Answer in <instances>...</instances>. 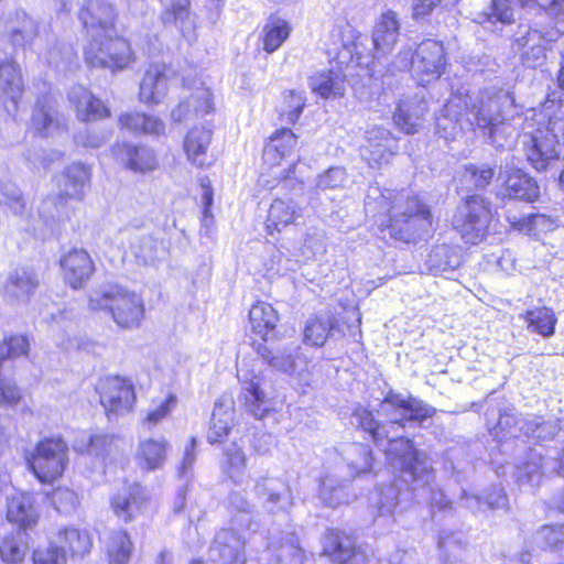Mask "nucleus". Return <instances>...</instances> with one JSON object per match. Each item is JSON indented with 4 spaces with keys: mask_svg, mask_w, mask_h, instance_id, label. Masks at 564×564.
I'll return each instance as SVG.
<instances>
[{
    "mask_svg": "<svg viewBox=\"0 0 564 564\" xmlns=\"http://www.w3.org/2000/svg\"><path fill=\"white\" fill-rule=\"evenodd\" d=\"M231 426L228 421L217 419L216 414H213L208 441L212 444L223 442L230 433Z\"/></svg>",
    "mask_w": 564,
    "mask_h": 564,
    "instance_id": "nucleus-54",
    "label": "nucleus"
},
{
    "mask_svg": "<svg viewBox=\"0 0 564 564\" xmlns=\"http://www.w3.org/2000/svg\"><path fill=\"white\" fill-rule=\"evenodd\" d=\"M302 216V208L292 198L276 197L269 205L264 219L268 235L280 234L288 226L294 225Z\"/></svg>",
    "mask_w": 564,
    "mask_h": 564,
    "instance_id": "nucleus-25",
    "label": "nucleus"
},
{
    "mask_svg": "<svg viewBox=\"0 0 564 564\" xmlns=\"http://www.w3.org/2000/svg\"><path fill=\"white\" fill-rule=\"evenodd\" d=\"M522 9L546 13L555 25L564 24V0H517Z\"/></svg>",
    "mask_w": 564,
    "mask_h": 564,
    "instance_id": "nucleus-43",
    "label": "nucleus"
},
{
    "mask_svg": "<svg viewBox=\"0 0 564 564\" xmlns=\"http://www.w3.org/2000/svg\"><path fill=\"white\" fill-rule=\"evenodd\" d=\"M155 564H171L169 553L166 551H161L156 556Z\"/></svg>",
    "mask_w": 564,
    "mask_h": 564,
    "instance_id": "nucleus-64",
    "label": "nucleus"
},
{
    "mask_svg": "<svg viewBox=\"0 0 564 564\" xmlns=\"http://www.w3.org/2000/svg\"><path fill=\"white\" fill-rule=\"evenodd\" d=\"M343 80L332 70L318 73L312 84L314 94L322 98L341 97L344 95Z\"/></svg>",
    "mask_w": 564,
    "mask_h": 564,
    "instance_id": "nucleus-41",
    "label": "nucleus"
},
{
    "mask_svg": "<svg viewBox=\"0 0 564 564\" xmlns=\"http://www.w3.org/2000/svg\"><path fill=\"white\" fill-rule=\"evenodd\" d=\"M299 137L290 128H279L265 141L259 182L269 189L293 178L297 161L289 159L297 149Z\"/></svg>",
    "mask_w": 564,
    "mask_h": 564,
    "instance_id": "nucleus-3",
    "label": "nucleus"
},
{
    "mask_svg": "<svg viewBox=\"0 0 564 564\" xmlns=\"http://www.w3.org/2000/svg\"><path fill=\"white\" fill-rule=\"evenodd\" d=\"M107 444V437L101 434H89L80 447L82 452L98 454Z\"/></svg>",
    "mask_w": 564,
    "mask_h": 564,
    "instance_id": "nucleus-58",
    "label": "nucleus"
},
{
    "mask_svg": "<svg viewBox=\"0 0 564 564\" xmlns=\"http://www.w3.org/2000/svg\"><path fill=\"white\" fill-rule=\"evenodd\" d=\"M147 488L139 481L126 482L109 499L113 516L123 523L133 522L149 502Z\"/></svg>",
    "mask_w": 564,
    "mask_h": 564,
    "instance_id": "nucleus-14",
    "label": "nucleus"
},
{
    "mask_svg": "<svg viewBox=\"0 0 564 564\" xmlns=\"http://www.w3.org/2000/svg\"><path fill=\"white\" fill-rule=\"evenodd\" d=\"M0 93L12 101L14 106H18L25 93L23 75L15 77L14 82H9L6 85L0 86Z\"/></svg>",
    "mask_w": 564,
    "mask_h": 564,
    "instance_id": "nucleus-53",
    "label": "nucleus"
},
{
    "mask_svg": "<svg viewBox=\"0 0 564 564\" xmlns=\"http://www.w3.org/2000/svg\"><path fill=\"white\" fill-rule=\"evenodd\" d=\"M175 76L176 73L170 64H150L140 82V99L147 104L158 102L161 94L166 89L167 83Z\"/></svg>",
    "mask_w": 564,
    "mask_h": 564,
    "instance_id": "nucleus-23",
    "label": "nucleus"
},
{
    "mask_svg": "<svg viewBox=\"0 0 564 564\" xmlns=\"http://www.w3.org/2000/svg\"><path fill=\"white\" fill-rule=\"evenodd\" d=\"M32 564H66V556L62 547L51 544L46 547H36L31 554Z\"/></svg>",
    "mask_w": 564,
    "mask_h": 564,
    "instance_id": "nucleus-49",
    "label": "nucleus"
},
{
    "mask_svg": "<svg viewBox=\"0 0 564 564\" xmlns=\"http://www.w3.org/2000/svg\"><path fill=\"white\" fill-rule=\"evenodd\" d=\"M492 220L490 204L478 195H468L457 207L452 226L466 243L476 246L489 236Z\"/></svg>",
    "mask_w": 564,
    "mask_h": 564,
    "instance_id": "nucleus-6",
    "label": "nucleus"
},
{
    "mask_svg": "<svg viewBox=\"0 0 564 564\" xmlns=\"http://www.w3.org/2000/svg\"><path fill=\"white\" fill-rule=\"evenodd\" d=\"M45 496L58 512H66L78 506L76 491L68 487H55L46 492Z\"/></svg>",
    "mask_w": 564,
    "mask_h": 564,
    "instance_id": "nucleus-45",
    "label": "nucleus"
},
{
    "mask_svg": "<svg viewBox=\"0 0 564 564\" xmlns=\"http://www.w3.org/2000/svg\"><path fill=\"white\" fill-rule=\"evenodd\" d=\"M305 97L301 91L288 89L282 93V109L279 112V118L290 124H295L304 108Z\"/></svg>",
    "mask_w": 564,
    "mask_h": 564,
    "instance_id": "nucleus-40",
    "label": "nucleus"
},
{
    "mask_svg": "<svg viewBox=\"0 0 564 564\" xmlns=\"http://www.w3.org/2000/svg\"><path fill=\"white\" fill-rule=\"evenodd\" d=\"M31 124L40 137H47L53 129L61 128L59 122L52 115L51 107L45 104V99L36 101Z\"/></svg>",
    "mask_w": 564,
    "mask_h": 564,
    "instance_id": "nucleus-42",
    "label": "nucleus"
},
{
    "mask_svg": "<svg viewBox=\"0 0 564 564\" xmlns=\"http://www.w3.org/2000/svg\"><path fill=\"white\" fill-rule=\"evenodd\" d=\"M195 119L204 118L216 111L214 96L209 88L200 87L188 99L181 101L172 111V118L181 122L189 111Z\"/></svg>",
    "mask_w": 564,
    "mask_h": 564,
    "instance_id": "nucleus-30",
    "label": "nucleus"
},
{
    "mask_svg": "<svg viewBox=\"0 0 564 564\" xmlns=\"http://www.w3.org/2000/svg\"><path fill=\"white\" fill-rule=\"evenodd\" d=\"M111 159L123 170L147 174L159 167L156 152L143 144L131 141H116L109 149Z\"/></svg>",
    "mask_w": 564,
    "mask_h": 564,
    "instance_id": "nucleus-10",
    "label": "nucleus"
},
{
    "mask_svg": "<svg viewBox=\"0 0 564 564\" xmlns=\"http://www.w3.org/2000/svg\"><path fill=\"white\" fill-rule=\"evenodd\" d=\"M83 54L88 67L107 68L112 73L122 72L137 61L131 40L117 32H106L93 37Z\"/></svg>",
    "mask_w": 564,
    "mask_h": 564,
    "instance_id": "nucleus-5",
    "label": "nucleus"
},
{
    "mask_svg": "<svg viewBox=\"0 0 564 564\" xmlns=\"http://www.w3.org/2000/svg\"><path fill=\"white\" fill-rule=\"evenodd\" d=\"M391 132L377 129L375 134L367 138L366 144L360 148V156L370 169H381L397 155V147L391 145Z\"/></svg>",
    "mask_w": 564,
    "mask_h": 564,
    "instance_id": "nucleus-24",
    "label": "nucleus"
},
{
    "mask_svg": "<svg viewBox=\"0 0 564 564\" xmlns=\"http://www.w3.org/2000/svg\"><path fill=\"white\" fill-rule=\"evenodd\" d=\"M401 23L398 13L388 9L381 12L372 28V50L376 54L390 53L399 41Z\"/></svg>",
    "mask_w": 564,
    "mask_h": 564,
    "instance_id": "nucleus-22",
    "label": "nucleus"
},
{
    "mask_svg": "<svg viewBox=\"0 0 564 564\" xmlns=\"http://www.w3.org/2000/svg\"><path fill=\"white\" fill-rule=\"evenodd\" d=\"M177 404V398L174 393H169L159 404L153 402V408L150 409L142 419V424L148 427L156 426L160 422L167 419Z\"/></svg>",
    "mask_w": 564,
    "mask_h": 564,
    "instance_id": "nucleus-44",
    "label": "nucleus"
},
{
    "mask_svg": "<svg viewBox=\"0 0 564 564\" xmlns=\"http://www.w3.org/2000/svg\"><path fill=\"white\" fill-rule=\"evenodd\" d=\"M340 330L339 319L335 315L324 317L319 314L311 316L303 328V343L311 347H323L334 332Z\"/></svg>",
    "mask_w": 564,
    "mask_h": 564,
    "instance_id": "nucleus-29",
    "label": "nucleus"
},
{
    "mask_svg": "<svg viewBox=\"0 0 564 564\" xmlns=\"http://www.w3.org/2000/svg\"><path fill=\"white\" fill-rule=\"evenodd\" d=\"M225 455L226 459L223 470L228 477L234 478L245 469L247 457L240 447L229 448Z\"/></svg>",
    "mask_w": 564,
    "mask_h": 564,
    "instance_id": "nucleus-50",
    "label": "nucleus"
},
{
    "mask_svg": "<svg viewBox=\"0 0 564 564\" xmlns=\"http://www.w3.org/2000/svg\"><path fill=\"white\" fill-rule=\"evenodd\" d=\"M501 196L508 199L534 203L540 197V186L529 174L518 167L505 171L500 184Z\"/></svg>",
    "mask_w": 564,
    "mask_h": 564,
    "instance_id": "nucleus-20",
    "label": "nucleus"
},
{
    "mask_svg": "<svg viewBox=\"0 0 564 564\" xmlns=\"http://www.w3.org/2000/svg\"><path fill=\"white\" fill-rule=\"evenodd\" d=\"M77 17L86 31H116L118 11L109 0H84Z\"/></svg>",
    "mask_w": 564,
    "mask_h": 564,
    "instance_id": "nucleus-17",
    "label": "nucleus"
},
{
    "mask_svg": "<svg viewBox=\"0 0 564 564\" xmlns=\"http://www.w3.org/2000/svg\"><path fill=\"white\" fill-rule=\"evenodd\" d=\"M62 538L63 547L62 550L67 552L73 558H83L90 554L94 542L91 534L86 529L79 528H65L59 532Z\"/></svg>",
    "mask_w": 564,
    "mask_h": 564,
    "instance_id": "nucleus-35",
    "label": "nucleus"
},
{
    "mask_svg": "<svg viewBox=\"0 0 564 564\" xmlns=\"http://www.w3.org/2000/svg\"><path fill=\"white\" fill-rule=\"evenodd\" d=\"M21 75V67L15 61H0V86H3L9 82H14L15 77H20Z\"/></svg>",
    "mask_w": 564,
    "mask_h": 564,
    "instance_id": "nucleus-56",
    "label": "nucleus"
},
{
    "mask_svg": "<svg viewBox=\"0 0 564 564\" xmlns=\"http://www.w3.org/2000/svg\"><path fill=\"white\" fill-rule=\"evenodd\" d=\"M378 204L387 215L378 229L388 232L395 243L416 245L433 231L432 208L421 195L386 189L378 197Z\"/></svg>",
    "mask_w": 564,
    "mask_h": 564,
    "instance_id": "nucleus-1",
    "label": "nucleus"
},
{
    "mask_svg": "<svg viewBox=\"0 0 564 564\" xmlns=\"http://www.w3.org/2000/svg\"><path fill=\"white\" fill-rule=\"evenodd\" d=\"M490 10L491 15L495 17L497 21L503 24L513 23L514 18L512 9L505 0H492Z\"/></svg>",
    "mask_w": 564,
    "mask_h": 564,
    "instance_id": "nucleus-55",
    "label": "nucleus"
},
{
    "mask_svg": "<svg viewBox=\"0 0 564 564\" xmlns=\"http://www.w3.org/2000/svg\"><path fill=\"white\" fill-rule=\"evenodd\" d=\"M29 545L17 533L10 532L0 540V561L3 564H22Z\"/></svg>",
    "mask_w": 564,
    "mask_h": 564,
    "instance_id": "nucleus-37",
    "label": "nucleus"
},
{
    "mask_svg": "<svg viewBox=\"0 0 564 564\" xmlns=\"http://www.w3.org/2000/svg\"><path fill=\"white\" fill-rule=\"evenodd\" d=\"M68 445L61 435L40 438L32 451L25 454L28 470L42 485H54L63 478L68 464Z\"/></svg>",
    "mask_w": 564,
    "mask_h": 564,
    "instance_id": "nucleus-4",
    "label": "nucleus"
},
{
    "mask_svg": "<svg viewBox=\"0 0 564 564\" xmlns=\"http://www.w3.org/2000/svg\"><path fill=\"white\" fill-rule=\"evenodd\" d=\"M354 416L357 420L358 429L368 434L373 443L379 444L387 438V433L383 431L384 426L372 410L359 406L355 409Z\"/></svg>",
    "mask_w": 564,
    "mask_h": 564,
    "instance_id": "nucleus-38",
    "label": "nucleus"
},
{
    "mask_svg": "<svg viewBox=\"0 0 564 564\" xmlns=\"http://www.w3.org/2000/svg\"><path fill=\"white\" fill-rule=\"evenodd\" d=\"M30 349V338L26 334L12 333L4 335L0 340V369L7 361L28 358Z\"/></svg>",
    "mask_w": 564,
    "mask_h": 564,
    "instance_id": "nucleus-36",
    "label": "nucleus"
},
{
    "mask_svg": "<svg viewBox=\"0 0 564 564\" xmlns=\"http://www.w3.org/2000/svg\"><path fill=\"white\" fill-rule=\"evenodd\" d=\"M247 556L243 546L231 549L229 551V558L224 564H246Z\"/></svg>",
    "mask_w": 564,
    "mask_h": 564,
    "instance_id": "nucleus-61",
    "label": "nucleus"
},
{
    "mask_svg": "<svg viewBox=\"0 0 564 564\" xmlns=\"http://www.w3.org/2000/svg\"><path fill=\"white\" fill-rule=\"evenodd\" d=\"M542 217L540 214H530L510 221V227L518 231H532L535 228V219Z\"/></svg>",
    "mask_w": 564,
    "mask_h": 564,
    "instance_id": "nucleus-59",
    "label": "nucleus"
},
{
    "mask_svg": "<svg viewBox=\"0 0 564 564\" xmlns=\"http://www.w3.org/2000/svg\"><path fill=\"white\" fill-rule=\"evenodd\" d=\"M444 0H413L412 19L415 21L430 18L433 12L442 7Z\"/></svg>",
    "mask_w": 564,
    "mask_h": 564,
    "instance_id": "nucleus-52",
    "label": "nucleus"
},
{
    "mask_svg": "<svg viewBox=\"0 0 564 564\" xmlns=\"http://www.w3.org/2000/svg\"><path fill=\"white\" fill-rule=\"evenodd\" d=\"M215 124L212 120L193 124L182 140V151L186 161L197 170H207L216 162L212 150Z\"/></svg>",
    "mask_w": 564,
    "mask_h": 564,
    "instance_id": "nucleus-9",
    "label": "nucleus"
},
{
    "mask_svg": "<svg viewBox=\"0 0 564 564\" xmlns=\"http://www.w3.org/2000/svg\"><path fill=\"white\" fill-rule=\"evenodd\" d=\"M390 443H399L403 448L409 449V457L402 458V470L411 476L412 481L431 479L434 476L433 467L426 463L425 457L414 447L413 440L406 436H397Z\"/></svg>",
    "mask_w": 564,
    "mask_h": 564,
    "instance_id": "nucleus-33",
    "label": "nucleus"
},
{
    "mask_svg": "<svg viewBox=\"0 0 564 564\" xmlns=\"http://www.w3.org/2000/svg\"><path fill=\"white\" fill-rule=\"evenodd\" d=\"M6 519L19 532L33 530L40 521L39 505L35 495L20 491L12 495L7 501Z\"/></svg>",
    "mask_w": 564,
    "mask_h": 564,
    "instance_id": "nucleus-18",
    "label": "nucleus"
},
{
    "mask_svg": "<svg viewBox=\"0 0 564 564\" xmlns=\"http://www.w3.org/2000/svg\"><path fill=\"white\" fill-rule=\"evenodd\" d=\"M464 173L476 189L487 188L496 176V170L489 165L466 164Z\"/></svg>",
    "mask_w": 564,
    "mask_h": 564,
    "instance_id": "nucleus-46",
    "label": "nucleus"
},
{
    "mask_svg": "<svg viewBox=\"0 0 564 564\" xmlns=\"http://www.w3.org/2000/svg\"><path fill=\"white\" fill-rule=\"evenodd\" d=\"M280 317L276 310L268 302L257 301L249 310L250 344L254 350L265 356L267 343L275 337Z\"/></svg>",
    "mask_w": 564,
    "mask_h": 564,
    "instance_id": "nucleus-12",
    "label": "nucleus"
},
{
    "mask_svg": "<svg viewBox=\"0 0 564 564\" xmlns=\"http://www.w3.org/2000/svg\"><path fill=\"white\" fill-rule=\"evenodd\" d=\"M98 402L105 414L119 416L132 412L137 404V391L133 381L121 375L100 377L95 386Z\"/></svg>",
    "mask_w": 564,
    "mask_h": 564,
    "instance_id": "nucleus-7",
    "label": "nucleus"
},
{
    "mask_svg": "<svg viewBox=\"0 0 564 564\" xmlns=\"http://www.w3.org/2000/svg\"><path fill=\"white\" fill-rule=\"evenodd\" d=\"M58 265L64 283L73 290L85 288L96 272L94 259L84 248L74 247L63 252Z\"/></svg>",
    "mask_w": 564,
    "mask_h": 564,
    "instance_id": "nucleus-13",
    "label": "nucleus"
},
{
    "mask_svg": "<svg viewBox=\"0 0 564 564\" xmlns=\"http://www.w3.org/2000/svg\"><path fill=\"white\" fill-rule=\"evenodd\" d=\"M23 399V389L15 381L0 378V408H15Z\"/></svg>",
    "mask_w": 564,
    "mask_h": 564,
    "instance_id": "nucleus-48",
    "label": "nucleus"
},
{
    "mask_svg": "<svg viewBox=\"0 0 564 564\" xmlns=\"http://www.w3.org/2000/svg\"><path fill=\"white\" fill-rule=\"evenodd\" d=\"M135 551L132 535L124 528L110 530L100 544L104 564H130Z\"/></svg>",
    "mask_w": 564,
    "mask_h": 564,
    "instance_id": "nucleus-21",
    "label": "nucleus"
},
{
    "mask_svg": "<svg viewBox=\"0 0 564 564\" xmlns=\"http://www.w3.org/2000/svg\"><path fill=\"white\" fill-rule=\"evenodd\" d=\"M199 185L203 189V214L205 217H213L214 189L212 183L207 176H203L199 178Z\"/></svg>",
    "mask_w": 564,
    "mask_h": 564,
    "instance_id": "nucleus-57",
    "label": "nucleus"
},
{
    "mask_svg": "<svg viewBox=\"0 0 564 564\" xmlns=\"http://www.w3.org/2000/svg\"><path fill=\"white\" fill-rule=\"evenodd\" d=\"M383 404H388L394 412L399 413V417L392 423L400 427H405L408 423L422 424L426 420L433 419L437 410L424 402L423 400L406 395L403 397L394 391H388L382 400Z\"/></svg>",
    "mask_w": 564,
    "mask_h": 564,
    "instance_id": "nucleus-15",
    "label": "nucleus"
},
{
    "mask_svg": "<svg viewBox=\"0 0 564 564\" xmlns=\"http://www.w3.org/2000/svg\"><path fill=\"white\" fill-rule=\"evenodd\" d=\"M292 31V23L288 19L269 15L259 39L262 51L268 55L273 54L290 39Z\"/></svg>",
    "mask_w": 564,
    "mask_h": 564,
    "instance_id": "nucleus-28",
    "label": "nucleus"
},
{
    "mask_svg": "<svg viewBox=\"0 0 564 564\" xmlns=\"http://www.w3.org/2000/svg\"><path fill=\"white\" fill-rule=\"evenodd\" d=\"M91 312L102 313L123 330L139 328L145 318L142 295L120 284H110L88 297Z\"/></svg>",
    "mask_w": 564,
    "mask_h": 564,
    "instance_id": "nucleus-2",
    "label": "nucleus"
},
{
    "mask_svg": "<svg viewBox=\"0 0 564 564\" xmlns=\"http://www.w3.org/2000/svg\"><path fill=\"white\" fill-rule=\"evenodd\" d=\"M6 205L13 214H22L25 210V203L21 195H9L6 199Z\"/></svg>",
    "mask_w": 564,
    "mask_h": 564,
    "instance_id": "nucleus-60",
    "label": "nucleus"
},
{
    "mask_svg": "<svg viewBox=\"0 0 564 564\" xmlns=\"http://www.w3.org/2000/svg\"><path fill=\"white\" fill-rule=\"evenodd\" d=\"M323 555L336 564H365L366 555L357 544L356 536L344 530L328 529L324 536Z\"/></svg>",
    "mask_w": 564,
    "mask_h": 564,
    "instance_id": "nucleus-16",
    "label": "nucleus"
},
{
    "mask_svg": "<svg viewBox=\"0 0 564 564\" xmlns=\"http://www.w3.org/2000/svg\"><path fill=\"white\" fill-rule=\"evenodd\" d=\"M73 105L77 119L84 123L101 121L111 117L110 108L87 89H82L73 99Z\"/></svg>",
    "mask_w": 564,
    "mask_h": 564,
    "instance_id": "nucleus-32",
    "label": "nucleus"
},
{
    "mask_svg": "<svg viewBox=\"0 0 564 564\" xmlns=\"http://www.w3.org/2000/svg\"><path fill=\"white\" fill-rule=\"evenodd\" d=\"M170 448L171 445L164 437H148L139 442L134 458L143 471H153L165 464Z\"/></svg>",
    "mask_w": 564,
    "mask_h": 564,
    "instance_id": "nucleus-26",
    "label": "nucleus"
},
{
    "mask_svg": "<svg viewBox=\"0 0 564 564\" xmlns=\"http://www.w3.org/2000/svg\"><path fill=\"white\" fill-rule=\"evenodd\" d=\"M118 127L121 131H127L134 135H160L163 134L165 130V126L162 120L141 111H128L120 113L118 117Z\"/></svg>",
    "mask_w": 564,
    "mask_h": 564,
    "instance_id": "nucleus-31",
    "label": "nucleus"
},
{
    "mask_svg": "<svg viewBox=\"0 0 564 564\" xmlns=\"http://www.w3.org/2000/svg\"><path fill=\"white\" fill-rule=\"evenodd\" d=\"M191 14V0H171L170 6L164 10L166 22L175 23L183 21Z\"/></svg>",
    "mask_w": 564,
    "mask_h": 564,
    "instance_id": "nucleus-51",
    "label": "nucleus"
},
{
    "mask_svg": "<svg viewBox=\"0 0 564 564\" xmlns=\"http://www.w3.org/2000/svg\"><path fill=\"white\" fill-rule=\"evenodd\" d=\"M91 169L82 163L73 162L65 166L57 183L58 192L54 197L55 207H65L73 202H82L90 187Z\"/></svg>",
    "mask_w": 564,
    "mask_h": 564,
    "instance_id": "nucleus-11",
    "label": "nucleus"
},
{
    "mask_svg": "<svg viewBox=\"0 0 564 564\" xmlns=\"http://www.w3.org/2000/svg\"><path fill=\"white\" fill-rule=\"evenodd\" d=\"M17 20L22 24L21 29H12L8 34L11 46L24 47L32 43L39 34L37 23L24 11L15 13Z\"/></svg>",
    "mask_w": 564,
    "mask_h": 564,
    "instance_id": "nucleus-39",
    "label": "nucleus"
},
{
    "mask_svg": "<svg viewBox=\"0 0 564 564\" xmlns=\"http://www.w3.org/2000/svg\"><path fill=\"white\" fill-rule=\"evenodd\" d=\"M241 399L245 409L254 417L262 419L269 414L270 398L263 388V378L259 375H252L243 381Z\"/></svg>",
    "mask_w": 564,
    "mask_h": 564,
    "instance_id": "nucleus-27",
    "label": "nucleus"
},
{
    "mask_svg": "<svg viewBox=\"0 0 564 564\" xmlns=\"http://www.w3.org/2000/svg\"><path fill=\"white\" fill-rule=\"evenodd\" d=\"M527 327L542 337L549 338L555 334L557 316L550 306H538L527 310L522 315Z\"/></svg>",
    "mask_w": 564,
    "mask_h": 564,
    "instance_id": "nucleus-34",
    "label": "nucleus"
},
{
    "mask_svg": "<svg viewBox=\"0 0 564 564\" xmlns=\"http://www.w3.org/2000/svg\"><path fill=\"white\" fill-rule=\"evenodd\" d=\"M411 65L423 85L438 80L449 67V57L444 43L437 39H424L415 47Z\"/></svg>",
    "mask_w": 564,
    "mask_h": 564,
    "instance_id": "nucleus-8",
    "label": "nucleus"
},
{
    "mask_svg": "<svg viewBox=\"0 0 564 564\" xmlns=\"http://www.w3.org/2000/svg\"><path fill=\"white\" fill-rule=\"evenodd\" d=\"M392 121L394 127L403 134L413 135L419 132L420 124L410 109L403 104H398L393 113Z\"/></svg>",
    "mask_w": 564,
    "mask_h": 564,
    "instance_id": "nucleus-47",
    "label": "nucleus"
},
{
    "mask_svg": "<svg viewBox=\"0 0 564 564\" xmlns=\"http://www.w3.org/2000/svg\"><path fill=\"white\" fill-rule=\"evenodd\" d=\"M40 281L37 275L28 268H17L11 271L2 283L0 295L9 305L28 303L35 294Z\"/></svg>",
    "mask_w": 564,
    "mask_h": 564,
    "instance_id": "nucleus-19",
    "label": "nucleus"
},
{
    "mask_svg": "<svg viewBox=\"0 0 564 564\" xmlns=\"http://www.w3.org/2000/svg\"><path fill=\"white\" fill-rule=\"evenodd\" d=\"M557 87L564 91V53L561 55L560 68L556 75Z\"/></svg>",
    "mask_w": 564,
    "mask_h": 564,
    "instance_id": "nucleus-62",
    "label": "nucleus"
},
{
    "mask_svg": "<svg viewBox=\"0 0 564 564\" xmlns=\"http://www.w3.org/2000/svg\"><path fill=\"white\" fill-rule=\"evenodd\" d=\"M476 122H477V126L485 129V128H492L494 127V123H492V120L491 119H488V118H485V117H480L479 115H477L476 117Z\"/></svg>",
    "mask_w": 564,
    "mask_h": 564,
    "instance_id": "nucleus-63",
    "label": "nucleus"
}]
</instances>
